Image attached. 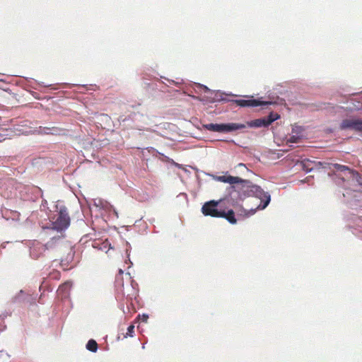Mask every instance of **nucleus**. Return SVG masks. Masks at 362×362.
I'll list each match as a JSON object with an SVG mask.
<instances>
[{
    "mask_svg": "<svg viewBox=\"0 0 362 362\" xmlns=\"http://www.w3.org/2000/svg\"><path fill=\"white\" fill-rule=\"evenodd\" d=\"M217 180L232 185L230 187L228 202L233 205L238 204L248 197H254L260 200V203L256 208H251L249 210L243 209L245 217L254 215L257 210L264 209L270 203L269 193L264 192L259 186L252 184L247 180L228 175L218 176Z\"/></svg>",
    "mask_w": 362,
    "mask_h": 362,
    "instance_id": "1",
    "label": "nucleus"
},
{
    "mask_svg": "<svg viewBox=\"0 0 362 362\" xmlns=\"http://www.w3.org/2000/svg\"><path fill=\"white\" fill-rule=\"evenodd\" d=\"M54 211L49 210L47 214L49 223L47 226H42L46 233L51 236L50 240L45 244L46 250L54 249L64 238V232L70 224V218L65 206L57 204Z\"/></svg>",
    "mask_w": 362,
    "mask_h": 362,
    "instance_id": "2",
    "label": "nucleus"
},
{
    "mask_svg": "<svg viewBox=\"0 0 362 362\" xmlns=\"http://www.w3.org/2000/svg\"><path fill=\"white\" fill-rule=\"evenodd\" d=\"M203 127L209 131L214 132H230L246 128L244 124L228 123V124H206Z\"/></svg>",
    "mask_w": 362,
    "mask_h": 362,
    "instance_id": "3",
    "label": "nucleus"
},
{
    "mask_svg": "<svg viewBox=\"0 0 362 362\" xmlns=\"http://www.w3.org/2000/svg\"><path fill=\"white\" fill-rule=\"evenodd\" d=\"M333 167L337 172L344 173V176L341 177L342 181L345 179L351 180L352 182L357 183L358 185H362V176L358 172L351 170L346 165L339 164H334Z\"/></svg>",
    "mask_w": 362,
    "mask_h": 362,
    "instance_id": "4",
    "label": "nucleus"
},
{
    "mask_svg": "<svg viewBox=\"0 0 362 362\" xmlns=\"http://www.w3.org/2000/svg\"><path fill=\"white\" fill-rule=\"evenodd\" d=\"M218 202L214 200L206 202L202 207V212L204 216L212 217H224L226 213L218 208Z\"/></svg>",
    "mask_w": 362,
    "mask_h": 362,
    "instance_id": "5",
    "label": "nucleus"
},
{
    "mask_svg": "<svg viewBox=\"0 0 362 362\" xmlns=\"http://www.w3.org/2000/svg\"><path fill=\"white\" fill-rule=\"evenodd\" d=\"M29 247L30 256L33 259H38L46 250L45 245L36 240H28L25 243Z\"/></svg>",
    "mask_w": 362,
    "mask_h": 362,
    "instance_id": "6",
    "label": "nucleus"
},
{
    "mask_svg": "<svg viewBox=\"0 0 362 362\" xmlns=\"http://www.w3.org/2000/svg\"><path fill=\"white\" fill-rule=\"evenodd\" d=\"M341 130L351 129L357 132H362V119H346L340 124Z\"/></svg>",
    "mask_w": 362,
    "mask_h": 362,
    "instance_id": "7",
    "label": "nucleus"
},
{
    "mask_svg": "<svg viewBox=\"0 0 362 362\" xmlns=\"http://www.w3.org/2000/svg\"><path fill=\"white\" fill-rule=\"evenodd\" d=\"M234 102L236 105L240 107H257L260 105H269L272 103L270 102L254 99L253 97H250L248 99L235 100Z\"/></svg>",
    "mask_w": 362,
    "mask_h": 362,
    "instance_id": "8",
    "label": "nucleus"
},
{
    "mask_svg": "<svg viewBox=\"0 0 362 362\" xmlns=\"http://www.w3.org/2000/svg\"><path fill=\"white\" fill-rule=\"evenodd\" d=\"M92 246L93 248L98 249V250L101 251H105V252H107V251L110 248H112L111 245L107 240H105L103 242L94 241L92 244Z\"/></svg>",
    "mask_w": 362,
    "mask_h": 362,
    "instance_id": "9",
    "label": "nucleus"
},
{
    "mask_svg": "<svg viewBox=\"0 0 362 362\" xmlns=\"http://www.w3.org/2000/svg\"><path fill=\"white\" fill-rule=\"evenodd\" d=\"M72 286V283L70 281H66L62 285H61L58 290V295H62V297H66L69 294V292Z\"/></svg>",
    "mask_w": 362,
    "mask_h": 362,
    "instance_id": "10",
    "label": "nucleus"
},
{
    "mask_svg": "<svg viewBox=\"0 0 362 362\" xmlns=\"http://www.w3.org/2000/svg\"><path fill=\"white\" fill-rule=\"evenodd\" d=\"M246 127H267V124L266 123L265 118H259L255 120H252L251 122H247V124H245Z\"/></svg>",
    "mask_w": 362,
    "mask_h": 362,
    "instance_id": "11",
    "label": "nucleus"
},
{
    "mask_svg": "<svg viewBox=\"0 0 362 362\" xmlns=\"http://www.w3.org/2000/svg\"><path fill=\"white\" fill-rule=\"evenodd\" d=\"M101 210H104L105 211L110 212L113 211V213L115 214L117 217H118L117 212L115 210V209L113 207L112 205H111L110 203H108L107 201L103 200V205L101 206Z\"/></svg>",
    "mask_w": 362,
    "mask_h": 362,
    "instance_id": "12",
    "label": "nucleus"
},
{
    "mask_svg": "<svg viewBox=\"0 0 362 362\" xmlns=\"http://www.w3.org/2000/svg\"><path fill=\"white\" fill-rule=\"evenodd\" d=\"M26 297L27 296L25 292L23 290H21L18 293L13 297V300L15 303L24 302L26 299Z\"/></svg>",
    "mask_w": 362,
    "mask_h": 362,
    "instance_id": "13",
    "label": "nucleus"
},
{
    "mask_svg": "<svg viewBox=\"0 0 362 362\" xmlns=\"http://www.w3.org/2000/svg\"><path fill=\"white\" fill-rule=\"evenodd\" d=\"M86 349L91 352H96L98 350V344L94 339H90L87 344Z\"/></svg>",
    "mask_w": 362,
    "mask_h": 362,
    "instance_id": "14",
    "label": "nucleus"
},
{
    "mask_svg": "<svg viewBox=\"0 0 362 362\" xmlns=\"http://www.w3.org/2000/svg\"><path fill=\"white\" fill-rule=\"evenodd\" d=\"M226 215L223 218H226L227 221L232 224L236 223L237 221L235 217V214L233 210H228V212H226Z\"/></svg>",
    "mask_w": 362,
    "mask_h": 362,
    "instance_id": "15",
    "label": "nucleus"
},
{
    "mask_svg": "<svg viewBox=\"0 0 362 362\" xmlns=\"http://www.w3.org/2000/svg\"><path fill=\"white\" fill-rule=\"evenodd\" d=\"M264 118L266 119V123H267V126H269L273 122L278 119L279 118V115L277 113L272 112L267 117H266Z\"/></svg>",
    "mask_w": 362,
    "mask_h": 362,
    "instance_id": "16",
    "label": "nucleus"
},
{
    "mask_svg": "<svg viewBox=\"0 0 362 362\" xmlns=\"http://www.w3.org/2000/svg\"><path fill=\"white\" fill-rule=\"evenodd\" d=\"M170 166H175L177 167L178 168H181L185 173H189V169H194L192 166L183 167L182 165L174 162L173 160H172V162H170Z\"/></svg>",
    "mask_w": 362,
    "mask_h": 362,
    "instance_id": "17",
    "label": "nucleus"
},
{
    "mask_svg": "<svg viewBox=\"0 0 362 362\" xmlns=\"http://www.w3.org/2000/svg\"><path fill=\"white\" fill-rule=\"evenodd\" d=\"M103 200L101 199H95L93 200V206H95L96 209H98L99 210L101 209L100 208L103 205Z\"/></svg>",
    "mask_w": 362,
    "mask_h": 362,
    "instance_id": "18",
    "label": "nucleus"
},
{
    "mask_svg": "<svg viewBox=\"0 0 362 362\" xmlns=\"http://www.w3.org/2000/svg\"><path fill=\"white\" fill-rule=\"evenodd\" d=\"M134 332V326L130 325L127 328V332L126 334L124 335V337L127 338V337H133V333Z\"/></svg>",
    "mask_w": 362,
    "mask_h": 362,
    "instance_id": "19",
    "label": "nucleus"
},
{
    "mask_svg": "<svg viewBox=\"0 0 362 362\" xmlns=\"http://www.w3.org/2000/svg\"><path fill=\"white\" fill-rule=\"evenodd\" d=\"M300 139V138L298 136H292L288 141L290 143H298Z\"/></svg>",
    "mask_w": 362,
    "mask_h": 362,
    "instance_id": "20",
    "label": "nucleus"
},
{
    "mask_svg": "<svg viewBox=\"0 0 362 362\" xmlns=\"http://www.w3.org/2000/svg\"><path fill=\"white\" fill-rule=\"evenodd\" d=\"M47 200L43 199V200H42V204H41V206H40V209H41V210H46V209H47Z\"/></svg>",
    "mask_w": 362,
    "mask_h": 362,
    "instance_id": "21",
    "label": "nucleus"
},
{
    "mask_svg": "<svg viewBox=\"0 0 362 362\" xmlns=\"http://www.w3.org/2000/svg\"><path fill=\"white\" fill-rule=\"evenodd\" d=\"M1 132H4V130L0 131V141L1 140H4L6 139V137L2 138L4 136H10L8 134H2Z\"/></svg>",
    "mask_w": 362,
    "mask_h": 362,
    "instance_id": "22",
    "label": "nucleus"
},
{
    "mask_svg": "<svg viewBox=\"0 0 362 362\" xmlns=\"http://www.w3.org/2000/svg\"><path fill=\"white\" fill-rule=\"evenodd\" d=\"M148 318V315L144 314L142 315V320L143 321L146 322Z\"/></svg>",
    "mask_w": 362,
    "mask_h": 362,
    "instance_id": "23",
    "label": "nucleus"
},
{
    "mask_svg": "<svg viewBox=\"0 0 362 362\" xmlns=\"http://www.w3.org/2000/svg\"><path fill=\"white\" fill-rule=\"evenodd\" d=\"M238 166H239L240 168H244L247 169V168H246V167H245V165L244 164H243V163H239V164H238Z\"/></svg>",
    "mask_w": 362,
    "mask_h": 362,
    "instance_id": "24",
    "label": "nucleus"
},
{
    "mask_svg": "<svg viewBox=\"0 0 362 362\" xmlns=\"http://www.w3.org/2000/svg\"><path fill=\"white\" fill-rule=\"evenodd\" d=\"M119 273L120 274H123V271H122V269H119Z\"/></svg>",
    "mask_w": 362,
    "mask_h": 362,
    "instance_id": "25",
    "label": "nucleus"
},
{
    "mask_svg": "<svg viewBox=\"0 0 362 362\" xmlns=\"http://www.w3.org/2000/svg\"><path fill=\"white\" fill-rule=\"evenodd\" d=\"M311 170H312V168H310V169H306L305 170H306L307 172H310V171H311Z\"/></svg>",
    "mask_w": 362,
    "mask_h": 362,
    "instance_id": "26",
    "label": "nucleus"
},
{
    "mask_svg": "<svg viewBox=\"0 0 362 362\" xmlns=\"http://www.w3.org/2000/svg\"><path fill=\"white\" fill-rule=\"evenodd\" d=\"M311 160L307 159V160H303V161H310Z\"/></svg>",
    "mask_w": 362,
    "mask_h": 362,
    "instance_id": "27",
    "label": "nucleus"
},
{
    "mask_svg": "<svg viewBox=\"0 0 362 362\" xmlns=\"http://www.w3.org/2000/svg\"><path fill=\"white\" fill-rule=\"evenodd\" d=\"M302 164H303V166L305 165V163H304V162H302Z\"/></svg>",
    "mask_w": 362,
    "mask_h": 362,
    "instance_id": "28",
    "label": "nucleus"
},
{
    "mask_svg": "<svg viewBox=\"0 0 362 362\" xmlns=\"http://www.w3.org/2000/svg\"><path fill=\"white\" fill-rule=\"evenodd\" d=\"M97 163L98 164L100 165V160H98Z\"/></svg>",
    "mask_w": 362,
    "mask_h": 362,
    "instance_id": "29",
    "label": "nucleus"
},
{
    "mask_svg": "<svg viewBox=\"0 0 362 362\" xmlns=\"http://www.w3.org/2000/svg\"><path fill=\"white\" fill-rule=\"evenodd\" d=\"M127 252H128V250H127ZM127 256L129 257V254L127 253Z\"/></svg>",
    "mask_w": 362,
    "mask_h": 362,
    "instance_id": "30",
    "label": "nucleus"
},
{
    "mask_svg": "<svg viewBox=\"0 0 362 362\" xmlns=\"http://www.w3.org/2000/svg\"><path fill=\"white\" fill-rule=\"evenodd\" d=\"M144 348H145V345H144V344H143V346H142V349H144Z\"/></svg>",
    "mask_w": 362,
    "mask_h": 362,
    "instance_id": "31",
    "label": "nucleus"
}]
</instances>
